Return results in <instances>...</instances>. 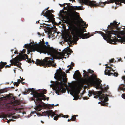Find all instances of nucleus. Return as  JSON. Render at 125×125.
<instances>
[{
    "label": "nucleus",
    "instance_id": "obj_1",
    "mask_svg": "<svg viewBox=\"0 0 125 125\" xmlns=\"http://www.w3.org/2000/svg\"><path fill=\"white\" fill-rule=\"evenodd\" d=\"M83 71L84 72L83 74V78H81V81L82 84H81L82 85L84 84L88 85L95 83L97 87H99L101 89L100 91L96 92H94V90L89 91L88 94L89 97H90L92 94H93L95 96L94 97V98H98L99 100H102V85L100 86L101 83L100 81L97 79V76L95 75L92 74V75L89 76L88 72L85 70H83Z\"/></svg>",
    "mask_w": 125,
    "mask_h": 125
},
{
    "label": "nucleus",
    "instance_id": "obj_2",
    "mask_svg": "<svg viewBox=\"0 0 125 125\" xmlns=\"http://www.w3.org/2000/svg\"><path fill=\"white\" fill-rule=\"evenodd\" d=\"M59 69L60 70H57L56 73L59 81L55 82L56 92L58 95H59V92L65 93L66 92V89L64 87L67 81V78H66V75L65 72L60 68Z\"/></svg>",
    "mask_w": 125,
    "mask_h": 125
},
{
    "label": "nucleus",
    "instance_id": "obj_3",
    "mask_svg": "<svg viewBox=\"0 0 125 125\" xmlns=\"http://www.w3.org/2000/svg\"><path fill=\"white\" fill-rule=\"evenodd\" d=\"M45 44L46 45H43L42 48L43 50H42V53L44 54L47 53L48 55H50L52 56H53L56 55H58L59 57V59H62L64 58H66V57H64L65 54L68 55V57L71 54V53L73 52V51L72 50L69 49L67 52L64 53H62L60 52L57 51L56 50L52 47H51L48 44V42H45Z\"/></svg>",
    "mask_w": 125,
    "mask_h": 125
},
{
    "label": "nucleus",
    "instance_id": "obj_4",
    "mask_svg": "<svg viewBox=\"0 0 125 125\" xmlns=\"http://www.w3.org/2000/svg\"><path fill=\"white\" fill-rule=\"evenodd\" d=\"M71 33L72 35H73L74 37L73 39H75L74 37L77 39L76 41L78 40V37L82 39L87 38H89L92 35H90L89 34H84V30L80 28L77 26H74L72 27L70 29Z\"/></svg>",
    "mask_w": 125,
    "mask_h": 125
},
{
    "label": "nucleus",
    "instance_id": "obj_5",
    "mask_svg": "<svg viewBox=\"0 0 125 125\" xmlns=\"http://www.w3.org/2000/svg\"><path fill=\"white\" fill-rule=\"evenodd\" d=\"M54 58L50 57H46L43 60L42 59L40 60L37 59L35 64L37 65L43 66L44 67L52 66L55 67L56 64L54 62Z\"/></svg>",
    "mask_w": 125,
    "mask_h": 125
},
{
    "label": "nucleus",
    "instance_id": "obj_6",
    "mask_svg": "<svg viewBox=\"0 0 125 125\" xmlns=\"http://www.w3.org/2000/svg\"><path fill=\"white\" fill-rule=\"evenodd\" d=\"M29 90L30 91V92H32L33 97L35 98V99L32 98V100L34 101L36 104L40 105V104L43 103V102L42 101V100H46L45 98H43L42 99H41L40 98V97L45 96V95L43 96V95L35 91L34 89L33 88L29 89Z\"/></svg>",
    "mask_w": 125,
    "mask_h": 125
},
{
    "label": "nucleus",
    "instance_id": "obj_7",
    "mask_svg": "<svg viewBox=\"0 0 125 125\" xmlns=\"http://www.w3.org/2000/svg\"><path fill=\"white\" fill-rule=\"evenodd\" d=\"M102 37L105 40L109 41L110 43H111L112 44H116V42L117 41L120 42L121 40L118 39L116 38L115 36L113 37H111V34H115V31L112 30L108 32V34L107 35H105L104 33L102 32Z\"/></svg>",
    "mask_w": 125,
    "mask_h": 125
},
{
    "label": "nucleus",
    "instance_id": "obj_8",
    "mask_svg": "<svg viewBox=\"0 0 125 125\" xmlns=\"http://www.w3.org/2000/svg\"><path fill=\"white\" fill-rule=\"evenodd\" d=\"M109 88L108 85H106L105 84L102 85V106H108V103L106 102L108 101L109 99L108 96H109V95H107L106 94H104L102 93L107 92V90Z\"/></svg>",
    "mask_w": 125,
    "mask_h": 125
},
{
    "label": "nucleus",
    "instance_id": "obj_9",
    "mask_svg": "<svg viewBox=\"0 0 125 125\" xmlns=\"http://www.w3.org/2000/svg\"><path fill=\"white\" fill-rule=\"evenodd\" d=\"M28 59V56L25 54H24L23 55L21 56H17L14 58L10 60L11 64L10 65L12 66H15L18 67L19 68H21V67L20 66L21 63L19 62V61H21L22 59Z\"/></svg>",
    "mask_w": 125,
    "mask_h": 125
},
{
    "label": "nucleus",
    "instance_id": "obj_10",
    "mask_svg": "<svg viewBox=\"0 0 125 125\" xmlns=\"http://www.w3.org/2000/svg\"><path fill=\"white\" fill-rule=\"evenodd\" d=\"M43 15L44 16H46L47 18L49 19L48 21L49 22H53L55 21L54 18H53L54 15L52 14L50 10H48L45 12L43 11L41 14V15Z\"/></svg>",
    "mask_w": 125,
    "mask_h": 125
},
{
    "label": "nucleus",
    "instance_id": "obj_11",
    "mask_svg": "<svg viewBox=\"0 0 125 125\" xmlns=\"http://www.w3.org/2000/svg\"><path fill=\"white\" fill-rule=\"evenodd\" d=\"M40 41V43L39 44H36L37 46L35 47V49L37 52L41 53L42 51V50H43V45L45 44V42L43 39L42 40V41Z\"/></svg>",
    "mask_w": 125,
    "mask_h": 125
},
{
    "label": "nucleus",
    "instance_id": "obj_12",
    "mask_svg": "<svg viewBox=\"0 0 125 125\" xmlns=\"http://www.w3.org/2000/svg\"><path fill=\"white\" fill-rule=\"evenodd\" d=\"M82 86V85L80 83H79L76 86V87L74 88L75 94L76 96V97H74L73 100H77L79 98L78 94L81 90V88Z\"/></svg>",
    "mask_w": 125,
    "mask_h": 125
},
{
    "label": "nucleus",
    "instance_id": "obj_13",
    "mask_svg": "<svg viewBox=\"0 0 125 125\" xmlns=\"http://www.w3.org/2000/svg\"><path fill=\"white\" fill-rule=\"evenodd\" d=\"M82 3L91 6H98V4L94 3L93 1L89 0H81Z\"/></svg>",
    "mask_w": 125,
    "mask_h": 125
},
{
    "label": "nucleus",
    "instance_id": "obj_14",
    "mask_svg": "<svg viewBox=\"0 0 125 125\" xmlns=\"http://www.w3.org/2000/svg\"><path fill=\"white\" fill-rule=\"evenodd\" d=\"M44 115H48L49 118V116L50 115L52 118V117L56 115V114L54 112H53L52 110H48L46 112H44L42 113Z\"/></svg>",
    "mask_w": 125,
    "mask_h": 125
},
{
    "label": "nucleus",
    "instance_id": "obj_15",
    "mask_svg": "<svg viewBox=\"0 0 125 125\" xmlns=\"http://www.w3.org/2000/svg\"><path fill=\"white\" fill-rule=\"evenodd\" d=\"M120 24L119 23L118 24H117V22L116 21H115L113 22V23H111L110 25H109L108 26V28H110L111 29H113L114 28L117 29L118 28L119 25Z\"/></svg>",
    "mask_w": 125,
    "mask_h": 125
},
{
    "label": "nucleus",
    "instance_id": "obj_16",
    "mask_svg": "<svg viewBox=\"0 0 125 125\" xmlns=\"http://www.w3.org/2000/svg\"><path fill=\"white\" fill-rule=\"evenodd\" d=\"M106 68H109L110 69L109 70L106 69L105 71V74L108 76H110L111 74H113V73L111 72V70L113 71V72H114L115 70H113V69L111 67L109 66H108L106 65Z\"/></svg>",
    "mask_w": 125,
    "mask_h": 125
},
{
    "label": "nucleus",
    "instance_id": "obj_17",
    "mask_svg": "<svg viewBox=\"0 0 125 125\" xmlns=\"http://www.w3.org/2000/svg\"><path fill=\"white\" fill-rule=\"evenodd\" d=\"M73 76L74 77V79L75 78H79L81 77V75L79 70H77L75 72V73L73 75Z\"/></svg>",
    "mask_w": 125,
    "mask_h": 125
},
{
    "label": "nucleus",
    "instance_id": "obj_18",
    "mask_svg": "<svg viewBox=\"0 0 125 125\" xmlns=\"http://www.w3.org/2000/svg\"><path fill=\"white\" fill-rule=\"evenodd\" d=\"M7 64L6 62H3L1 61L0 63V72L1 71V69L3 68Z\"/></svg>",
    "mask_w": 125,
    "mask_h": 125
},
{
    "label": "nucleus",
    "instance_id": "obj_19",
    "mask_svg": "<svg viewBox=\"0 0 125 125\" xmlns=\"http://www.w3.org/2000/svg\"><path fill=\"white\" fill-rule=\"evenodd\" d=\"M74 17V14L73 13H69L68 15V18L71 20L73 19Z\"/></svg>",
    "mask_w": 125,
    "mask_h": 125
},
{
    "label": "nucleus",
    "instance_id": "obj_20",
    "mask_svg": "<svg viewBox=\"0 0 125 125\" xmlns=\"http://www.w3.org/2000/svg\"><path fill=\"white\" fill-rule=\"evenodd\" d=\"M72 63V62H71V64H70V65H68L67 67H69L70 66V67L69 68V69L68 70H67L66 71V73H69V72L70 71V70L72 69H73V67L74 66V64L73 63V65L71 66V64Z\"/></svg>",
    "mask_w": 125,
    "mask_h": 125
},
{
    "label": "nucleus",
    "instance_id": "obj_21",
    "mask_svg": "<svg viewBox=\"0 0 125 125\" xmlns=\"http://www.w3.org/2000/svg\"><path fill=\"white\" fill-rule=\"evenodd\" d=\"M12 104L14 106L18 105L19 104V101L17 100H15V99H14L13 102H12Z\"/></svg>",
    "mask_w": 125,
    "mask_h": 125
},
{
    "label": "nucleus",
    "instance_id": "obj_22",
    "mask_svg": "<svg viewBox=\"0 0 125 125\" xmlns=\"http://www.w3.org/2000/svg\"><path fill=\"white\" fill-rule=\"evenodd\" d=\"M62 115H63V114H60L59 115L56 114V115H55L56 116L54 117L53 119L55 120H57L58 119V118L62 116Z\"/></svg>",
    "mask_w": 125,
    "mask_h": 125
},
{
    "label": "nucleus",
    "instance_id": "obj_23",
    "mask_svg": "<svg viewBox=\"0 0 125 125\" xmlns=\"http://www.w3.org/2000/svg\"><path fill=\"white\" fill-rule=\"evenodd\" d=\"M71 9L72 10H81L82 9H81V7H77L76 6H72V7Z\"/></svg>",
    "mask_w": 125,
    "mask_h": 125
},
{
    "label": "nucleus",
    "instance_id": "obj_24",
    "mask_svg": "<svg viewBox=\"0 0 125 125\" xmlns=\"http://www.w3.org/2000/svg\"><path fill=\"white\" fill-rule=\"evenodd\" d=\"M80 20H81V23L83 24V26H85L84 28H86L88 26V24H86V22H85L84 21H83L82 19H81Z\"/></svg>",
    "mask_w": 125,
    "mask_h": 125
},
{
    "label": "nucleus",
    "instance_id": "obj_25",
    "mask_svg": "<svg viewBox=\"0 0 125 125\" xmlns=\"http://www.w3.org/2000/svg\"><path fill=\"white\" fill-rule=\"evenodd\" d=\"M7 91L6 89H3L0 90V93L7 92Z\"/></svg>",
    "mask_w": 125,
    "mask_h": 125
},
{
    "label": "nucleus",
    "instance_id": "obj_26",
    "mask_svg": "<svg viewBox=\"0 0 125 125\" xmlns=\"http://www.w3.org/2000/svg\"><path fill=\"white\" fill-rule=\"evenodd\" d=\"M76 116L75 115H74L72 116V118H71L72 121H73L75 120L76 119Z\"/></svg>",
    "mask_w": 125,
    "mask_h": 125
},
{
    "label": "nucleus",
    "instance_id": "obj_27",
    "mask_svg": "<svg viewBox=\"0 0 125 125\" xmlns=\"http://www.w3.org/2000/svg\"><path fill=\"white\" fill-rule=\"evenodd\" d=\"M88 74L89 73H94V71H93L92 70L90 69H88Z\"/></svg>",
    "mask_w": 125,
    "mask_h": 125
},
{
    "label": "nucleus",
    "instance_id": "obj_28",
    "mask_svg": "<svg viewBox=\"0 0 125 125\" xmlns=\"http://www.w3.org/2000/svg\"><path fill=\"white\" fill-rule=\"evenodd\" d=\"M47 91L46 90L44 89L43 90L42 93H40L42 94V95H43V96H44L45 95H44V94H45L47 93Z\"/></svg>",
    "mask_w": 125,
    "mask_h": 125
},
{
    "label": "nucleus",
    "instance_id": "obj_29",
    "mask_svg": "<svg viewBox=\"0 0 125 125\" xmlns=\"http://www.w3.org/2000/svg\"><path fill=\"white\" fill-rule=\"evenodd\" d=\"M113 73V74H112V75H113L117 77L118 75V73H117L114 72V73Z\"/></svg>",
    "mask_w": 125,
    "mask_h": 125
},
{
    "label": "nucleus",
    "instance_id": "obj_30",
    "mask_svg": "<svg viewBox=\"0 0 125 125\" xmlns=\"http://www.w3.org/2000/svg\"><path fill=\"white\" fill-rule=\"evenodd\" d=\"M13 84L14 85H16L17 87L19 86V83L17 82H14L13 83Z\"/></svg>",
    "mask_w": 125,
    "mask_h": 125
},
{
    "label": "nucleus",
    "instance_id": "obj_31",
    "mask_svg": "<svg viewBox=\"0 0 125 125\" xmlns=\"http://www.w3.org/2000/svg\"><path fill=\"white\" fill-rule=\"evenodd\" d=\"M24 47L25 48L28 49L29 48V45L27 44L25 45Z\"/></svg>",
    "mask_w": 125,
    "mask_h": 125
},
{
    "label": "nucleus",
    "instance_id": "obj_32",
    "mask_svg": "<svg viewBox=\"0 0 125 125\" xmlns=\"http://www.w3.org/2000/svg\"><path fill=\"white\" fill-rule=\"evenodd\" d=\"M28 60H27V61H28V63H31L32 62V60L31 59H29L28 58V59H27Z\"/></svg>",
    "mask_w": 125,
    "mask_h": 125
},
{
    "label": "nucleus",
    "instance_id": "obj_33",
    "mask_svg": "<svg viewBox=\"0 0 125 125\" xmlns=\"http://www.w3.org/2000/svg\"><path fill=\"white\" fill-rule=\"evenodd\" d=\"M62 117H64V118H68L69 117V116L68 115H62Z\"/></svg>",
    "mask_w": 125,
    "mask_h": 125
},
{
    "label": "nucleus",
    "instance_id": "obj_34",
    "mask_svg": "<svg viewBox=\"0 0 125 125\" xmlns=\"http://www.w3.org/2000/svg\"><path fill=\"white\" fill-rule=\"evenodd\" d=\"M21 109L20 108H19V109H16V111L17 112H19V113L21 112Z\"/></svg>",
    "mask_w": 125,
    "mask_h": 125
},
{
    "label": "nucleus",
    "instance_id": "obj_35",
    "mask_svg": "<svg viewBox=\"0 0 125 125\" xmlns=\"http://www.w3.org/2000/svg\"><path fill=\"white\" fill-rule=\"evenodd\" d=\"M122 97L123 98L125 99V93L122 94Z\"/></svg>",
    "mask_w": 125,
    "mask_h": 125
},
{
    "label": "nucleus",
    "instance_id": "obj_36",
    "mask_svg": "<svg viewBox=\"0 0 125 125\" xmlns=\"http://www.w3.org/2000/svg\"><path fill=\"white\" fill-rule=\"evenodd\" d=\"M11 65L10 64V65H6L5 66V68H10L11 67Z\"/></svg>",
    "mask_w": 125,
    "mask_h": 125
},
{
    "label": "nucleus",
    "instance_id": "obj_37",
    "mask_svg": "<svg viewBox=\"0 0 125 125\" xmlns=\"http://www.w3.org/2000/svg\"><path fill=\"white\" fill-rule=\"evenodd\" d=\"M114 59H112L110 60L109 62L110 63H113V62L114 61Z\"/></svg>",
    "mask_w": 125,
    "mask_h": 125
},
{
    "label": "nucleus",
    "instance_id": "obj_38",
    "mask_svg": "<svg viewBox=\"0 0 125 125\" xmlns=\"http://www.w3.org/2000/svg\"><path fill=\"white\" fill-rule=\"evenodd\" d=\"M58 105H59L58 104L56 105H54V104H52V105H50L51 107H52L53 108V107L54 106H58Z\"/></svg>",
    "mask_w": 125,
    "mask_h": 125
},
{
    "label": "nucleus",
    "instance_id": "obj_39",
    "mask_svg": "<svg viewBox=\"0 0 125 125\" xmlns=\"http://www.w3.org/2000/svg\"><path fill=\"white\" fill-rule=\"evenodd\" d=\"M122 79L124 80L125 83V76H123L122 78Z\"/></svg>",
    "mask_w": 125,
    "mask_h": 125
},
{
    "label": "nucleus",
    "instance_id": "obj_40",
    "mask_svg": "<svg viewBox=\"0 0 125 125\" xmlns=\"http://www.w3.org/2000/svg\"><path fill=\"white\" fill-rule=\"evenodd\" d=\"M26 50L25 49H23L21 53H25L26 51Z\"/></svg>",
    "mask_w": 125,
    "mask_h": 125
},
{
    "label": "nucleus",
    "instance_id": "obj_41",
    "mask_svg": "<svg viewBox=\"0 0 125 125\" xmlns=\"http://www.w3.org/2000/svg\"><path fill=\"white\" fill-rule=\"evenodd\" d=\"M96 32H97V33H99V34L102 35V32L99 31H96Z\"/></svg>",
    "mask_w": 125,
    "mask_h": 125
},
{
    "label": "nucleus",
    "instance_id": "obj_42",
    "mask_svg": "<svg viewBox=\"0 0 125 125\" xmlns=\"http://www.w3.org/2000/svg\"><path fill=\"white\" fill-rule=\"evenodd\" d=\"M47 98V100H48V99H49V97H46V96H44V97H40V98H41V99H42V98Z\"/></svg>",
    "mask_w": 125,
    "mask_h": 125
},
{
    "label": "nucleus",
    "instance_id": "obj_43",
    "mask_svg": "<svg viewBox=\"0 0 125 125\" xmlns=\"http://www.w3.org/2000/svg\"><path fill=\"white\" fill-rule=\"evenodd\" d=\"M83 98L84 100H87L89 99V98L87 97H83Z\"/></svg>",
    "mask_w": 125,
    "mask_h": 125
},
{
    "label": "nucleus",
    "instance_id": "obj_44",
    "mask_svg": "<svg viewBox=\"0 0 125 125\" xmlns=\"http://www.w3.org/2000/svg\"><path fill=\"white\" fill-rule=\"evenodd\" d=\"M21 82V80L20 79H18L17 80V82L18 83H19H19L20 82Z\"/></svg>",
    "mask_w": 125,
    "mask_h": 125
},
{
    "label": "nucleus",
    "instance_id": "obj_45",
    "mask_svg": "<svg viewBox=\"0 0 125 125\" xmlns=\"http://www.w3.org/2000/svg\"><path fill=\"white\" fill-rule=\"evenodd\" d=\"M11 121H14V120L13 119H10L9 120H8L7 121V122L9 123Z\"/></svg>",
    "mask_w": 125,
    "mask_h": 125
},
{
    "label": "nucleus",
    "instance_id": "obj_46",
    "mask_svg": "<svg viewBox=\"0 0 125 125\" xmlns=\"http://www.w3.org/2000/svg\"><path fill=\"white\" fill-rule=\"evenodd\" d=\"M30 91L29 90V89H28V90H27V91H25V93H29L30 92Z\"/></svg>",
    "mask_w": 125,
    "mask_h": 125
},
{
    "label": "nucleus",
    "instance_id": "obj_47",
    "mask_svg": "<svg viewBox=\"0 0 125 125\" xmlns=\"http://www.w3.org/2000/svg\"><path fill=\"white\" fill-rule=\"evenodd\" d=\"M14 53L15 54H18V52L17 51H15V52H14Z\"/></svg>",
    "mask_w": 125,
    "mask_h": 125
},
{
    "label": "nucleus",
    "instance_id": "obj_48",
    "mask_svg": "<svg viewBox=\"0 0 125 125\" xmlns=\"http://www.w3.org/2000/svg\"><path fill=\"white\" fill-rule=\"evenodd\" d=\"M98 103L99 104H101V105H102V101H101L99 102Z\"/></svg>",
    "mask_w": 125,
    "mask_h": 125
},
{
    "label": "nucleus",
    "instance_id": "obj_49",
    "mask_svg": "<svg viewBox=\"0 0 125 125\" xmlns=\"http://www.w3.org/2000/svg\"><path fill=\"white\" fill-rule=\"evenodd\" d=\"M1 116H0V117H4L5 116V115H1Z\"/></svg>",
    "mask_w": 125,
    "mask_h": 125
},
{
    "label": "nucleus",
    "instance_id": "obj_50",
    "mask_svg": "<svg viewBox=\"0 0 125 125\" xmlns=\"http://www.w3.org/2000/svg\"><path fill=\"white\" fill-rule=\"evenodd\" d=\"M21 83H22V84H25V83L23 82H21Z\"/></svg>",
    "mask_w": 125,
    "mask_h": 125
},
{
    "label": "nucleus",
    "instance_id": "obj_51",
    "mask_svg": "<svg viewBox=\"0 0 125 125\" xmlns=\"http://www.w3.org/2000/svg\"><path fill=\"white\" fill-rule=\"evenodd\" d=\"M36 23H38L39 24V21H37L36 22Z\"/></svg>",
    "mask_w": 125,
    "mask_h": 125
},
{
    "label": "nucleus",
    "instance_id": "obj_52",
    "mask_svg": "<svg viewBox=\"0 0 125 125\" xmlns=\"http://www.w3.org/2000/svg\"><path fill=\"white\" fill-rule=\"evenodd\" d=\"M10 95H7V97L8 98H10Z\"/></svg>",
    "mask_w": 125,
    "mask_h": 125
},
{
    "label": "nucleus",
    "instance_id": "obj_53",
    "mask_svg": "<svg viewBox=\"0 0 125 125\" xmlns=\"http://www.w3.org/2000/svg\"><path fill=\"white\" fill-rule=\"evenodd\" d=\"M72 121V120L71 119H68V120L67 121Z\"/></svg>",
    "mask_w": 125,
    "mask_h": 125
},
{
    "label": "nucleus",
    "instance_id": "obj_54",
    "mask_svg": "<svg viewBox=\"0 0 125 125\" xmlns=\"http://www.w3.org/2000/svg\"><path fill=\"white\" fill-rule=\"evenodd\" d=\"M35 51V50L34 49H32V51H33V52H34Z\"/></svg>",
    "mask_w": 125,
    "mask_h": 125
},
{
    "label": "nucleus",
    "instance_id": "obj_55",
    "mask_svg": "<svg viewBox=\"0 0 125 125\" xmlns=\"http://www.w3.org/2000/svg\"><path fill=\"white\" fill-rule=\"evenodd\" d=\"M32 62H33V63H34L35 62L33 60H32Z\"/></svg>",
    "mask_w": 125,
    "mask_h": 125
},
{
    "label": "nucleus",
    "instance_id": "obj_56",
    "mask_svg": "<svg viewBox=\"0 0 125 125\" xmlns=\"http://www.w3.org/2000/svg\"><path fill=\"white\" fill-rule=\"evenodd\" d=\"M41 122L42 123H44V122L43 121H41Z\"/></svg>",
    "mask_w": 125,
    "mask_h": 125
},
{
    "label": "nucleus",
    "instance_id": "obj_57",
    "mask_svg": "<svg viewBox=\"0 0 125 125\" xmlns=\"http://www.w3.org/2000/svg\"><path fill=\"white\" fill-rule=\"evenodd\" d=\"M21 81H23V80H24V79H23V78H22L21 79Z\"/></svg>",
    "mask_w": 125,
    "mask_h": 125
},
{
    "label": "nucleus",
    "instance_id": "obj_58",
    "mask_svg": "<svg viewBox=\"0 0 125 125\" xmlns=\"http://www.w3.org/2000/svg\"><path fill=\"white\" fill-rule=\"evenodd\" d=\"M13 49H11V52H12L13 51Z\"/></svg>",
    "mask_w": 125,
    "mask_h": 125
},
{
    "label": "nucleus",
    "instance_id": "obj_59",
    "mask_svg": "<svg viewBox=\"0 0 125 125\" xmlns=\"http://www.w3.org/2000/svg\"><path fill=\"white\" fill-rule=\"evenodd\" d=\"M70 1H73V0H70Z\"/></svg>",
    "mask_w": 125,
    "mask_h": 125
},
{
    "label": "nucleus",
    "instance_id": "obj_60",
    "mask_svg": "<svg viewBox=\"0 0 125 125\" xmlns=\"http://www.w3.org/2000/svg\"><path fill=\"white\" fill-rule=\"evenodd\" d=\"M50 36H52V37L53 36V34L52 35H51V34L50 35Z\"/></svg>",
    "mask_w": 125,
    "mask_h": 125
},
{
    "label": "nucleus",
    "instance_id": "obj_61",
    "mask_svg": "<svg viewBox=\"0 0 125 125\" xmlns=\"http://www.w3.org/2000/svg\"><path fill=\"white\" fill-rule=\"evenodd\" d=\"M14 70V73H15V70Z\"/></svg>",
    "mask_w": 125,
    "mask_h": 125
},
{
    "label": "nucleus",
    "instance_id": "obj_62",
    "mask_svg": "<svg viewBox=\"0 0 125 125\" xmlns=\"http://www.w3.org/2000/svg\"><path fill=\"white\" fill-rule=\"evenodd\" d=\"M121 60V59H119V61H120V60Z\"/></svg>",
    "mask_w": 125,
    "mask_h": 125
},
{
    "label": "nucleus",
    "instance_id": "obj_63",
    "mask_svg": "<svg viewBox=\"0 0 125 125\" xmlns=\"http://www.w3.org/2000/svg\"><path fill=\"white\" fill-rule=\"evenodd\" d=\"M11 88H14V87H12Z\"/></svg>",
    "mask_w": 125,
    "mask_h": 125
},
{
    "label": "nucleus",
    "instance_id": "obj_64",
    "mask_svg": "<svg viewBox=\"0 0 125 125\" xmlns=\"http://www.w3.org/2000/svg\"><path fill=\"white\" fill-rule=\"evenodd\" d=\"M34 113V112H31V113Z\"/></svg>",
    "mask_w": 125,
    "mask_h": 125
}]
</instances>
